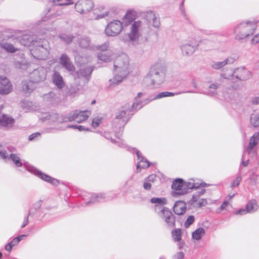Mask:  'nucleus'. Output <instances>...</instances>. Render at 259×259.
I'll return each instance as SVG.
<instances>
[{
  "label": "nucleus",
  "mask_w": 259,
  "mask_h": 259,
  "mask_svg": "<svg viewBox=\"0 0 259 259\" xmlns=\"http://www.w3.org/2000/svg\"><path fill=\"white\" fill-rule=\"evenodd\" d=\"M113 78L109 80V87L112 88L121 82L129 73V58L125 54L118 56L114 61Z\"/></svg>",
  "instance_id": "1"
},
{
  "label": "nucleus",
  "mask_w": 259,
  "mask_h": 259,
  "mask_svg": "<svg viewBox=\"0 0 259 259\" xmlns=\"http://www.w3.org/2000/svg\"><path fill=\"white\" fill-rule=\"evenodd\" d=\"M91 114V111L89 110H75L70 113L68 117L63 118L59 117L58 114L46 113L40 119L42 121H48L49 122L54 123L67 122L68 121H75L80 123L87 119Z\"/></svg>",
  "instance_id": "2"
},
{
  "label": "nucleus",
  "mask_w": 259,
  "mask_h": 259,
  "mask_svg": "<svg viewBox=\"0 0 259 259\" xmlns=\"http://www.w3.org/2000/svg\"><path fill=\"white\" fill-rule=\"evenodd\" d=\"M148 29L145 21L137 20L130 25V31L126 35L123 36L121 40L125 43H131L133 46L139 44L140 39Z\"/></svg>",
  "instance_id": "3"
},
{
  "label": "nucleus",
  "mask_w": 259,
  "mask_h": 259,
  "mask_svg": "<svg viewBox=\"0 0 259 259\" xmlns=\"http://www.w3.org/2000/svg\"><path fill=\"white\" fill-rule=\"evenodd\" d=\"M164 77L163 66L161 64H156L151 66L143 82L148 87L156 88L163 81Z\"/></svg>",
  "instance_id": "4"
},
{
  "label": "nucleus",
  "mask_w": 259,
  "mask_h": 259,
  "mask_svg": "<svg viewBox=\"0 0 259 259\" xmlns=\"http://www.w3.org/2000/svg\"><path fill=\"white\" fill-rule=\"evenodd\" d=\"M33 48L31 49V54L34 58L38 60H45L50 54L49 44L47 40L43 39L33 41L32 40Z\"/></svg>",
  "instance_id": "5"
},
{
  "label": "nucleus",
  "mask_w": 259,
  "mask_h": 259,
  "mask_svg": "<svg viewBox=\"0 0 259 259\" xmlns=\"http://www.w3.org/2000/svg\"><path fill=\"white\" fill-rule=\"evenodd\" d=\"M256 28V24L252 22H242L235 28L236 39L240 40L252 35Z\"/></svg>",
  "instance_id": "6"
},
{
  "label": "nucleus",
  "mask_w": 259,
  "mask_h": 259,
  "mask_svg": "<svg viewBox=\"0 0 259 259\" xmlns=\"http://www.w3.org/2000/svg\"><path fill=\"white\" fill-rule=\"evenodd\" d=\"M199 42V40L195 38L193 34L190 35L187 42L182 44L180 46L182 55L184 56L192 55L197 50Z\"/></svg>",
  "instance_id": "7"
},
{
  "label": "nucleus",
  "mask_w": 259,
  "mask_h": 259,
  "mask_svg": "<svg viewBox=\"0 0 259 259\" xmlns=\"http://www.w3.org/2000/svg\"><path fill=\"white\" fill-rule=\"evenodd\" d=\"M206 192V190L201 188L199 189L193 194L191 199L188 201L189 204L194 207L199 208L202 206H206L207 204V200L205 198H201Z\"/></svg>",
  "instance_id": "8"
},
{
  "label": "nucleus",
  "mask_w": 259,
  "mask_h": 259,
  "mask_svg": "<svg viewBox=\"0 0 259 259\" xmlns=\"http://www.w3.org/2000/svg\"><path fill=\"white\" fill-rule=\"evenodd\" d=\"M122 29V23L119 20H114L108 23L105 33L108 36H115L119 34Z\"/></svg>",
  "instance_id": "9"
},
{
  "label": "nucleus",
  "mask_w": 259,
  "mask_h": 259,
  "mask_svg": "<svg viewBox=\"0 0 259 259\" xmlns=\"http://www.w3.org/2000/svg\"><path fill=\"white\" fill-rule=\"evenodd\" d=\"M24 166L27 170L36 176L44 181L49 182L53 185H57L59 184V182L58 180L53 178L50 176L43 173L34 166L26 165L25 164H24Z\"/></svg>",
  "instance_id": "10"
},
{
  "label": "nucleus",
  "mask_w": 259,
  "mask_h": 259,
  "mask_svg": "<svg viewBox=\"0 0 259 259\" xmlns=\"http://www.w3.org/2000/svg\"><path fill=\"white\" fill-rule=\"evenodd\" d=\"M156 214L166 223L168 227H173L175 226V217L167 207L163 208L160 211H158Z\"/></svg>",
  "instance_id": "11"
},
{
  "label": "nucleus",
  "mask_w": 259,
  "mask_h": 259,
  "mask_svg": "<svg viewBox=\"0 0 259 259\" xmlns=\"http://www.w3.org/2000/svg\"><path fill=\"white\" fill-rule=\"evenodd\" d=\"M184 180L182 179H177L174 180L171 185V195L174 197H178L187 194V191L184 188Z\"/></svg>",
  "instance_id": "12"
},
{
  "label": "nucleus",
  "mask_w": 259,
  "mask_h": 259,
  "mask_svg": "<svg viewBox=\"0 0 259 259\" xmlns=\"http://www.w3.org/2000/svg\"><path fill=\"white\" fill-rule=\"evenodd\" d=\"M94 4L91 0H79L75 5L76 10L81 13H86L93 8Z\"/></svg>",
  "instance_id": "13"
},
{
  "label": "nucleus",
  "mask_w": 259,
  "mask_h": 259,
  "mask_svg": "<svg viewBox=\"0 0 259 259\" xmlns=\"http://www.w3.org/2000/svg\"><path fill=\"white\" fill-rule=\"evenodd\" d=\"M47 76V71L44 67H38L30 74V78L33 82H38L44 81Z\"/></svg>",
  "instance_id": "14"
},
{
  "label": "nucleus",
  "mask_w": 259,
  "mask_h": 259,
  "mask_svg": "<svg viewBox=\"0 0 259 259\" xmlns=\"http://www.w3.org/2000/svg\"><path fill=\"white\" fill-rule=\"evenodd\" d=\"M13 90V86L9 79L5 76L0 75V94L8 95Z\"/></svg>",
  "instance_id": "15"
},
{
  "label": "nucleus",
  "mask_w": 259,
  "mask_h": 259,
  "mask_svg": "<svg viewBox=\"0 0 259 259\" xmlns=\"http://www.w3.org/2000/svg\"><path fill=\"white\" fill-rule=\"evenodd\" d=\"M259 141V132H255L250 138L248 145L246 147V152L249 155L254 156L256 154V151L254 147Z\"/></svg>",
  "instance_id": "16"
},
{
  "label": "nucleus",
  "mask_w": 259,
  "mask_h": 259,
  "mask_svg": "<svg viewBox=\"0 0 259 259\" xmlns=\"http://www.w3.org/2000/svg\"><path fill=\"white\" fill-rule=\"evenodd\" d=\"M258 205L255 200H251L247 204L245 209L242 208L238 210L236 214L244 215L247 213H253L258 209Z\"/></svg>",
  "instance_id": "17"
},
{
  "label": "nucleus",
  "mask_w": 259,
  "mask_h": 259,
  "mask_svg": "<svg viewBox=\"0 0 259 259\" xmlns=\"http://www.w3.org/2000/svg\"><path fill=\"white\" fill-rule=\"evenodd\" d=\"M145 19L150 25L155 28L158 27L160 25L159 19L154 12H147L145 15Z\"/></svg>",
  "instance_id": "18"
},
{
  "label": "nucleus",
  "mask_w": 259,
  "mask_h": 259,
  "mask_svg": "<svg viewBox=\"0 0 259 259\" xmlns=\"http://www.w3.org/2000/svg\"><path fill=\"white\" fill-rule=\"evenodd\" d=\"M150 202L155 204L154 209L156 213H158V211H160L163 208L166 207L163 206L167 203V200L164 197H153L150 199Z\"/></svg>",
  "instance_id": "19"
},
{
  "label": "nucleus",
  "mask_w": 259,
  "mask_h": 259,
  "mask_svg": "<svg viewBox=\"0 0 259 259\" xmlns=\"http://www.w3.org/2000/svg\"><path fill=\"white\" fill-rule=\"evenodd\" d=\"M14 119L6 114L0 116V126L5 130L12 127L14 123Z\"/></svg>",
  "instance_id": "20"
},
{
  "label": "nucleus",
  "mask_w": 259,
  "mask_h": 259,
  "mask_svg": "<svg viewBox=\"0 0 259 259\" xmlns=\"http://www.w3.org/2000/svg\"><path fill=\"white\" fill-rule=\"evenodd\" d=\"M134 150L139 160L137 165V172H140L141 168H148L150 166V163L149 161L142 156L141 153L138 150L135 149Z\"/></svg>",
  "instance_id": "21"
},
{
  "label": "nucleus",
  "mask_w": 259,
  "mask_h": 259,
  "mask_svg": "<svg viewBox=\"0 0 259 259\" xmlns=\"http://www.w3.org/2000/svg\"><path fill=\"white\" fill-rule=\"evenodd\" d=\"M7 149L10 152L9 159H11L16 167H21L23 164L22 161L20 159V158L18 154L13 153L16 150L15 148L13 147H8Z\"/></svg>",
  "instance_id": "22"
},
{
  "label": "nucleus",
  "mask_w": 259,
  "mask_h": 259,
  "mask_svg": "<svg viewBox=\"0 0 259 259\" xmlns=\"http://www.w3.org/2000/svg\"><path fill=\"white\" fill-rule=\"evenodd\" d=\"M60 64L68 71L73 72L75 70V67L71 61L70 58L66 54L61 55L60 58Z\"/></svg>",
  "instance_id": "23"
},
{
  "label": "nucleus",
  "mask_w": 259,
  "mask_h": 259,
  "mask_svg": "<svg viewBox=\"0 0 259 259\" xmlns=\"http://www.w3.org/2000/svg\"><path fill=\"white\" fill-rule=\"evenodd\" d=\"M184 186L185 190L187 191V193H189L190 190L192 189H201L200 187H205L207 186V184L205 183H195L193 180H190L189 181H184Z\"/></svg>",
  "instance_id": "24"
},
{
  "label": "nucleus",
  "mask_w": 259,
  "mask_h": 259,
  "mask_svg": "<svg viewBox=\"0 0 259 259\" xmlns=\"http://www.w3.org/2000/svg\"><path fill=\"white\" fill-rule=\"evenodd\" d=\"M235 77L240 80H247L250 78L251 73L249 70L244 67H240L234 70Z\"/></svg>",
  "instance_id": "25"
},
{
  "label": "nucleus",
  "mask_w": 259,
  "mask_h": 259,
  "mask_svg": "<svg viewBox=\"0 0 259 259\" xmlns=\"http://www.w3.org/2000/svg\"><path fill=\"white\" fill-rule=\"evenodd\" d=\"M171 236L175 242H177L178 248L181 249L184 246V242L182 240V233L180 229H176L172 231Z\"/></svg>",
  "instance_id": "26"
},
{
  "label": "nucleus",
  "mask_w": 259,
  "mask_h": 259,
  "mask_svg": "<svg viewBox=\"0 0 259 259\" xmlns=\"http://www.w3.org/2000/svg\"><path fill=\"white\" fill-rule=\"evenodd\" d=\"M235 59L232 57H228L223 61H213L211 64V67L215 70L222 68L228 64H232L235 61Z\"/></svg>",
  "instance_id": "27"
},
{
  "label": "nucleus",
  "mask_w": 259,
  "mask_h": 259,
  "mask_svg": "<svg viewBox=\"0 0 259 259\" xmlns=\"http://www.w3.org/2000/svg\"><path fill=\"white\" fill-rule=\"evenodd\" d=\"M52 80L53 83L59 89H63L65 85L62 76L60 74L55 71L52 75Z\"/></svg>",
  "instance_id": "28"
},
{
  "label": "nucleus",
  "mask_w": 259,
  "mask_h": 259,
  "mask_svg": "<svg viewBox=\"0 0 259 259\" xmlns=\"http://www.w3.org/2000/svg\"><path fill=\"white\" fill-rule=\"evenodd\" d=\"M136 18L135 12L132 10H128L123 17L122 20V25L127 26L130 24H132Z\"/></svg>",
  "instance_id": "29"
},
{
  "label": "nucleus",
  "mask_w": 259,
  "mask_h": 259,
  "mask_svg": "<svg viewBox=\"0 0 259 259\" xmlns=\"http://www.w3.org/2000/svg\"><path fill=\"white\" fill-rule=\"evenodd\" d=\"M35 82H33L32 80H26L22 82V90L25 94H30L36 88Z\"/></svg>",
  "instance_id": "30"
},
{
  "label": "nucleus",
  "mask_w": 259,
  "mask_h": 259,
  "mask_svg": "<svg viewBox=\"0 0 259 259\" xmlns=\"http://www.w3.org/2000/svg\"><path fill=\"white\" fill-rule=\"evenodd\" d=\"M186 204L183 201H177L173 207L174 211L178 215L183 214L186 212Z\"/></svg>",
  "instance_id": "31"
},
{
  "label": "nucleus",
  "mask_w": 259,
  "mask_h": 259,
  "mask_svg": "<svg viewBox=\"0 0 259 259\" xmlns=\"http://www.w3.org/2000/svg\"><path fill=\"white\" fill-rule=\"evenodd\" d=\"M115 57V54L112 50L106 52H100L98 55V59L103 62L111 61Z\"/></svg>",
  "instance_id": "32"
},
{
  "label": "nucleus",
  "mask_w": 259,
  "mask_h": 259,
  "mask_svg": "<svg viewBox=\"0 0 259 259\" xmlns=\"http://www.w3.org/2000/svg\"><path fill=\"white\" fill-rule=\"evenodd\" d=\"M143 95V94L142 93L140 92L138 94L137 96L135 97V99L136 100V102L133 103L132 106L133 110H139L143 106L149 102L150 101L148 100L144 101H139L138 98H141Z\"/></svg>",
  "instance_id": "33"
},
{
  "label": "nucleus",
  "mask_w": 259,
  "mask_h": 259,
  "mask_svg": "<svg viewBox=\"0 0 259 259\" xmlns=\"http://www.w3.org/2000/svg\"><path fill=\"white\" fill-rule=\"evenodd\" d=\"M78 44L81 48L95 50L94 46L91 44L90 39L88 37L83 36L81 37L78 40Z\"/></svg>",
  "instance_id": "34"
},
{
  "label": "nucleus",
  "mask_w": 259,
  "mask_h": 259,
  "mask_svg": "<svg viewBox=\"0 0 259 259\" xmlns=\"http://www.w3.org/2000/svg\"><path fill=\"white\" fill-rule=\"evenodd\" d=\"M205 231L203 228H199L195 230L192 234V239L196 241L200 240L204 235Z\"/></svg>",
  "instance_id": "35"
},
{
  "label": "nucleus",
  "mask_w": 259,
  "mask_h": 259,
  "mask_svg": "<svg viewBox=\"0 0 259 259\" xmlns=\"http://www.w3.org/2000/svg\"><path fill=\"white\" fill-rule=\"evenodd\" d=\"M93 68L92 67H87L83 69H80L77 72L78 76H81L85 78L90 77L92 73Z\"/></svg>",
  "instance_id": "36"
},
{
  "label": "nucleus",
  "mask_w": 259,
  "mask_h": 259,
  "mask_svg": "<svg viewBox=\"0 0 259 259\" xmlns=\"http://www.w3.org/2000/svg\"><path fill=\"white\" fill-rule=\"evenodd\" d=\"M20 59L21 60L20 61L16 60V59H15L14 62L15 67L21 69H26L27 68V64H26V61L24 58L23 54L20 55Z\"/></svg>",
  "instance_id": "37"
},
{
  "label": "nucleus",
  "mask_w": 259,
  "mask_h": 259,
  "mask_svg": "<svg viewBox=\"0 0 259 259\" xmlns=\"http://www.w3.org/2000/svg\"><path fill=\"white\" fill-rule=\"evenodd\" d=\"M44 100L48 102L54 104L58 100L57 95L53 92H50L44 96Z\"/></svg>",
  "instance_id": "38"
},
{
  "label": "nucleus",
  "mask_w": 259,
  "mask_h": 259,
  "mask_svg": "<svg viewBox=\"0 0 259 259\" xmlns=\"http://www.w3.org/2000/svg\"><path fill=\"white\" fill-rule=\"evenodd\" d=\"M106 199V196L105 194L99 193V194H94L91 196V200L86 202L87 204H89L92 203H94L95 202H100L102 200H104Z\"/></svg>",
  "instance_id": "39"
},
{
  "label": "nucleus",
  "mask_w": 259,
  "mask_h": 259,
  "mask_svg": "<svg viewBox=\"0 0 259 259\" xmlns=\"http://www.w3.org/2000/svg\"><path fill=\"white\" fill-rule=\"evenodd\" d=\"M219 84L217 83H214L210 84L208 86V88L210 89H212L214 91H200L199 92L205 95H207L210 96H213L217 94L216 90L219 88Z\"/></svg>",
  "instance_id": "40"
},
{
  "label": "nucleus",
  "mask_w": 259,
  "mask_h": 259,
  "mask_svg": "<svg viewBox=\"0 0 259 259\" xmlns=\"http://www.w3.org/2000/svg\"><path fill=\"white\" fill-rule=\"evenodd\" d=\"M221 76L225 79H230L233 77H235L234 71L233 69L229 68L224 70L222 71L221 74Z\"/></svg>",
  "instance_id": "41"
},
{
  "label": "nucleus",
  "mask_w": 259,
  "mask_h": 259,
  "mask_svg": "<svg viewBox=\"0 0 259 259\" xmlns=\"http://www.w3.org/2000/svg\"><path fill=\"white\" fill-rule=\"evenodd\" d=\"M1 47L7 52L11 53H14L17 50V49H16L13 45L8 42L1 43Z\"/></svg>",
  "instance_id": "42"
},
{
  "label": "nucleus",
  "mask_w": 259,
  "mask_h": 259,
  "mask_svg": "<svg viewBox=\"0 0 259 259\" xmlns=\"http://www.w3.org/2000/svg\"><path fill=\"white\" fill-rule=\"evenodd\" d=\"M130 105L126 104L122 109L119 110L116 114V118L118 119H121L126 114V111H127Z\"/></svg>",
  "instance_id": "43"
},
{
  "label": "nucleus",
  "mask_w": 259,
  "mask_h": 259,
  "mask_svg": "<svg viewBox=\"0 0 259 259\" xmlns=\"http://www.w3.org/2000/svg\"><path fill=\"white\" fill-rule=\"evenodd\" d=\"M94 48V50H100L101 51V52H108V51L111 50L110 49L109 43L107 41L101 45L95 46Z\"/></svg>",
  "instance_id": "44"
},
{
  "label": "nucleus",
  "mask_w": 259,
  "mask_h": 259,
  "mask_svg": "<svg viewBox=\"0 0 259 259\" xmlns=\"http://www.w3.org/2000/svg\"><path fill=\"white\" fill-rule=\"evenodd\" d=\"M250 123L254 127L259 126V113H254L251 115Z\"/></svg>",
  "instance_id": "45"
},
{
  "label": "nucleus",
  "mask_w": 259,
  "mask_h": 259,
  "mask_svg": "<svg viewBox=\"0 0 259 259\" xmlns=\"http://www.w3.org/2000/svg\"><path fill=\"white\" fill-rule=\"evenodd\" d=\"M60 38L66 44H70L74 38L71 35H68L66 34H61L59 35Z\"/></svg>",
  "instance_id": "46"
},
{
  "label": "nucleus",
  "mask_w": 259,
  "mask_h": 259,
  "mask_svg": "<svg viewBox=\"0 0 259 259\" xmlns=\"http://www.w3.org/2000/svg\"><path fill=\"white\" fill-rule=\"evenodd\" d=\"M10 152L8 150L0 147V158L7 161L9 159Z\"/></svg>",
  "instance_id": "47"
},
{
  "label": "nucleus",
  "mask_w": 259,
  "mask_h": 259,
  "mask_svg": "<svg viewBox=\"0 0 259 259\" xmlns=\"http://www.w3.org/2000/svg\"><path fill=\"white\" fill-rule=\"evenodd\" d=\"M178 94H179L178 93H173L169 92H161L158 94L153 99H158L166 97L174 96L175 95Z\"/></svg>",
  "instance_id": "48"
},
{
  "label": "nucleus",
  "mask_w": 259,
  "mask_h": 259,
  "mask_svg": "<svg viewBox=\"0 0 259 259\" xmlns=\"http://www.w3.org/2000/svg\"><path fill=\"white\" fill-rule=\"evenodd\" d=\"M259 176V174L255 172L252 171L251 174L250 175L249 179H250V183L251 185H255L256 183L258 180V177Z\"/></svg>",
  "instance_id": "49"
},
{
  "label": "nucleus",
  "mask_w": 259,
  "mask_h": 259,
  "mask_svg": "<svg viewBox=\"0 0 259 259\" xmlns=\"http://www.w3.org/2000/svg\"><path fill=\"white\" fill-rule=\"evenodd\" d=\"M102 118L99 117H96L93 118L92 120V125L94 128L97 127L101 123Z\"/></svg>",
  "instance_id": "50"
},
{
  "label": "nucleus",
  "mask_w": 259,
  "mask_h": 259,
  "mask_svg": "<svg viewBox=\"0 0 259 259\" xmlns=\"http://www.w3.org/2000/svg\"><path fill=\"white\" fill-rule=\"evenodd\" d=\"M32 103L29 101H24L21 103V107L25 110V111L31 110V105Z\"/></svg>",
  "instance_id": "51"
},
{
  "label": "nucleus",
  "mask_w": 259,
  "mask_h": 259,
  "mask_svg": "<svg viewBox=\"0 0 259 259\" xmlns=\"http://www.w3.org/2000/svg\"><path fill=\"white\" fill-rule=\"evenodd\" d=\"M195 218L193 215H189L186 221L185 222L184 225L186 228H188L191 225H192L194 222Z\"/></svg>",
  "instance_id": "52"
},
{
  "label": "nucleus",
  "mask_w": 259,
  "mask_h": 259,
  "mask_svg": "<svg viewBox=\"0 0 259 259\" xmlns=\"http://www.w3.org/2000/svg\"><path fill=\"white\" fill-rule=\"evenodd\" d=\"M24 235H20L17 237L14 238L10 243L13 246H15L18 244L20 240L22 239V238L24 237Z\"/></svg>",
  "instance_id": "53"
},
{
  "label": "nucleus",
  "mask_w": 259,
  "mask_h": 259,
  "mask_svg": "<svg viewBox=\"0 0 259 259\" xmlns=\"http://www.w3.org/2000/svg\"><path fill=\"white\" fill-rule=\"evenodd\" d=\"M230 203L228 201H225L219 208L217 209V212H220L222 210L227 209V207L229 205Z\"/></svg>",
  "instance_id": "54"
},
{
  "label": "nucleus",
  "mask_w": 259,
  "mask_h": 259,
  "mask_svg": "<svg viewBox=\"0 0 259 259\" xmlns=\"http://www.w3.org/2000/svg\"><path fill=\"white\" fill-rule=\"evenodd\" d=\"M42 202H43V200H41V199L36 201L33 204V205L34 209L35 210H39L41 208V206H42Z\"/></svg>",
  "instance_id": "55"
},
{
  "label": "nucleus",
  "mask_w": 259,
  "mask_h": 259,
  "mask_svg": "<svg viewBox=\"0 0 259 259\" xmlns=\"http://www.w3.org/2000/svg\"><path fill=\"white\" fill-rule=\"evenodd\" d=\"M241 181V177L240 176H238L235 180H234L231 184L232 187H237L240 182Z\"/></svg>",
  "instance_id": "56"
},
{
  "label": "nucleus",
  "mask_w": 259,
  "mask_h": 259,
  "mask_svg": "<svg viewBox=\"0 0 259 259\" xmlns=\"http://www.w3.org/2000/svg\"><path fill=\"white\" fill-rule=\"evenodd\" d=\"M249 160L248 159H246L245 154H243L242 156V160L240 166L241 165L244 167L247 166L249 164Z\"/></svg>",
  "instance_id": "57"
},
{
  "label": "nucleus",
  "mask_w": 259,
  "mask_h": 259,
  "mask_svg": "<svg viewBox=\"0 0 259 259\" xmlns=\"http://www.w3.org/2000/svg\"><path fill=\"white\" fill-rule=\"evenodd\" d=\"M184 257V253L183 252L180 251L177 252L173 256V259H183Z\"/></svg>",
  "instance_id": "58"
},
{
  "label": "nucleus",
  "mask_w": 259,
  "mask_h": 259,
  "mask_svg": "<svg viewBox=\"0 0 259 259\" xmlns=\"http://www.w3.org/2000/svg\"><path fill=\"white\" fill-rule=\"evenodd\" d=\"M156 178V176L155 174H151V175H149L145 179V180H147V181L149 182L150 183H153L154 181L155 180Z\"/></svg>",
  "instance_id": "59"
},
{
  "label": "nucleus",
  "mask_w": 259,
  "mask_h": 259,
  "mask_svg": "<svg viewBox=\"0 0 259 259\" xmlns=\"http://www.w3.org/2000/svg\"><path fill=\"white\" fill-rule=\"evenodd\" d=\"M151 183L147 180H145V182L143 184V187L145 190H150L151 188Z\"/></svg>",
  "instance_id": "60"
},
{
  "label": "nucleus",
  "mask_w": 259,
  "mask_h": 259,
  "mask_svg": "<svg viewBox=\"0 0 259 259\" xmlns=\"http://www.w3.org/2000/svg\"><path fill=\"white\" fill-rule=\"evenodd\" d=\"M252 44H256L259 42V33L255 35L251 40Z\"/></svg>",
  "instance_id": "61"
},
{
  "label": "nucleus",
  "mask_w": 259,
  "mask_h": 259,
  "mask_svg": "<svg viewBox=\"0 0 259 259\" xmlns=\"http://www.w3.org/2000/svg\"><path fill=\"white\" fill-rule=\"evenodd\" d=\"M112 143H114L117 144L119 147H124V144L123 143V142L119 138V141H115V140H113L112 139H111Z\"/></svg>",
  "instance_id": "62"
},
{
  "label": "nucleus",
  "mask_w": 259,
  "mask_h": 259,
  "mask_svg": "<svg viewBox=\"0 0 259 259\" xmlns=\"http://www.w3.org/2000/svg\"><path fill=\"white\" fill-rule=\"evenodd\" d=\"M40 136V134L38 132L34 133L31 134L29 137V140L30 141H32L35 139V138L37 137H39Z\"/></svg>",
  "instance_id": "63"
},
{
  "label": "nucleus",
  "mask_w": 259,
  "mask_h": 259,
  "mask_svg": "<svg viewBox=\"0 0 259 259\" xmlns=\"http://www.w3.org/2000/svg\"><path fill=\"white\" fill-rule=\"evenodd\" d=\"M30 214H31L30 212H29L27 216L25 218V219H24V220L23 221V224H22V225L21 226V228H24L28 224V222H29V221H28V216L29 215H30Z\"/></svg>",
  "instance_id": "64"
}]
</instances>
